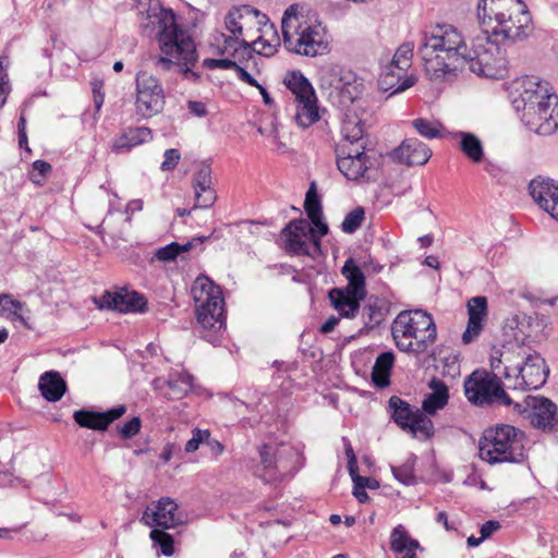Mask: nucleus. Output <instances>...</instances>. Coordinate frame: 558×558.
I'll list each match as a JSON object with an SVG mask.
<instances>
[{
  "label": "nucleus",
  "mask_w": 558,
  "mask_h": 558,
  "mask_svg": "<svg viewBox=\"0 0 558 558\" xmlns=\"http://www.w3.org/2000/svg\"><path fill=\"white\" fill-rule=\"evenodd\" d=\"M477 19L482 33L471 40L465 64L481 77L502 80L508 75L506 51L497 43L521 40L532 32V16L522 0H480Z\"/></svg>",
  "instance_id": "obj_1"
},
{
  "label": "nucleus",
  "mask_w": 558,
  "mask_h": 558,
  "mask_svg": "<svg viewBox=\"0 0 558 558\" xmlns=\"http://www.w3.org/2000/svg\"><path fill=\"white\" fill-rule=\"evenodd\" d=\"M136 10L140 27L147 36L155 35L162 53L156 65L167 71L180 65L184 77L196 81L198 75L192 71L197 61L196 46L178 25L173 10L163 8L159 0H137Z\"/></svg>",
  "instance_id": "obj_2"
},
{
  "label": "nucleus",
  "mask_w": 558,
  "mask_h": 558,
  "mask_svg": "<svg viewBox=\"0 0 558 558\" xmlns=\"http://www.w3.org/2000/svg\"><path fill=\"white\" fill-rule=\"evenodd\" d=\"M509 98L525 126L550 135L558 129V96L551 85L536 76H521L509 86Z\"/></svg>",
  "instance_id": "obj_3"
},
{
  "label": "nucleus",
  "mask_w": 558,
  "mask_h": 558,
  "mask_svg": "<svg viewBox=\"0 0 558 558\" xmlns=\"http://www.w3.org/2000/svg\"><path fill=\"white\" fill-rule=\"evenodd\" d=\"M468 47L457 27L437 24L421 33L417 53L428 78L442 82L456 77L458 71L465 65Z\"/></svg>",
  "instance_id": "obj_4"
},
{
  "label": "nucleus",
  "mask_w": 558,
  "mask_h": 558,
  "mask_svg": "<svg viewBox=\"0 0 558 558\" xmlns=\"http://www.w3.org/2000/svg\"><path fill=\"white\" fill-rule=\"evenodd\" d=\"M352 105L344 114L341 125L342 138L336 146L337 167L348 180L369 181L374 162L366 153L368 140L364 121L356 113L361 108L360 100H353Z\"/></svg>",
  "instance_id": "obj_5"
},
{
  "label": "nucleus",
  "mask_w": 558,
  "mask_h": 558,
  "mask_svg": "<svg viewBox=\"0 0 558 558\" xmlns=\"http://www.w3.org/2000/svg\"><path fill=\"white\" fill-rule=\"evenodd\" d=\"M478 456L490 465L522 463L527 458L525 434L509 424L490 426L478 439Z\"/></svg>",
  "instance_id": "obj_6"
},
{
  "label": "nucleus",
  "mask_w": 558,
  "mask_h": 558,
  "mask_svg": "<svg viewBox=\"0 0 558 558\" xmlns=\"http://www.w3.org/2000/svg\"><path fill=\"white\" fill-rule=\"evenodd\" d=\"M397 348L407 353H425L437 339L436 324L430 314L422 310L403 311L391 324Z\"/></svg>",
  "instance_id": "obj_7"
},
{
  "label": "nucleus",
  "mask_w": 558,
  "mask_h": 558,
  "mask_svg": "<svg viewBox=\"0 0 558 558\" xmlns=\"http://www.w3.org/2000/svg\"><path fill=\"white\" fill-rule=\"evenodd\" d=\"M284 47L296 54L316 57L328 49L325 29L319 24H312L303 16L284 12L281 21Z\"/></svg>",
  "instance_id": "obj_8"
},
{
  "label": "nucleus",
  "mask_w": 558,
  "mask_h": 558,
  "mask_svg": "<svg viewBox=\"0 0 558 558\" xmlns=\"http://www.w3.org/2000/svg\"><path fill=\"white\" fill-rule=\"evenodd\" d=\"M514 364H507L504 377L510 381L507 387L519 390H536L543 387L549 375L545 359L536 351L519 348Z\"/></svg>",
  "instance_id": "obj_9"
},
{
  "label": "nucleus",
  "mask_w": 558,
  "mask_h": 558,
  "mask_svg": "<svg viewBox=\"0 0 558 558\" xmlns=\"http://www.w3.org/2000/svg\"><path fill=\"white\" fill-rule=\"evenodd\" d=\"M191 293L198 324L204 329H220L225 322V300L220 287L208 277L199 276L193 282Z\"/></svg>",
  "instance_id": "obj_10"
},
{
  "label": "nucleus",
  "mask_w": 558,
  "mask_h": 558,
  "mask_svg": "<svg viewBox=\"0 0 558 558\" xmlns=\"http://www.w3.org/2000/svg\"><path fill=\"white\" fill-rule=\"evenodd\" d=\"M464 393L468 400L478 407H509L513 400L507 395L499 377L488 372H473L464 381Z\"/></svg>",
  "instance_id": "obj_11"
},
{
  "label": "nucleus",
  "mask_w": 558,
  "mask_h": 558,
  "mask_svg": "<svg viewBox=\"0 0 558 558\" xmlns=\"http://www.w3.org/2000/svg\"><path fill=\"white\" fill-rule=\"evenodd\" d=\"M260 465L257 475L266 483L281 481L296 471L299 453L291 446L263 445L258 448Z\"/></svg>",
  "instance_id": "obj_12"
},
{
  "label": "nucleus",
  "mask_w": 558,
  "mask_h": 558,
  "mask_svg": "<svg viewBox=\"0 0 558 558\" xmlns=\"http://www.w3.org/2000/svg\"><path fill=\"white\" fill-rule=\"evenodd\" d=\"M265 20V14L250 5L232 8L225 19L226 28L231 35H221L225 46L220 53L233 56L240 47H246L244 33L251 31L255 24L264 23Z\"/></svg>",
  "instance_id": "obj_13"
},
{
  "label": "nucleus",
  "mask_w": 558,
  "mask_h": 558,
  "mask_svg": "<svg viewBox=\"0 0 558 558\" xmlns=\"http://www.w3.org/2000/svg\"><path fill=\"white\" fill-rule=\"evenodd\" d=\"M391 418L404 432L415 438L428 439L434 435L432 420L418 408H415L397 396L389 399Z\"/></svg>",
  "instance_id": "obj_14"
},
{
  "label": "nucleus",
  "mask_w": 558,
  "mask_h": 558,
  "mask_svg": "<svg viewBox=\"0 0 558 558\" xmlns=\"http://www.w3.org/2000/svg\"><path fill=\"white\" fill-rule=\"evenodd\" d=\"M163 107L165 93L159 80L148 72H140L136 76V113L150 118L161 112Z\"/></svg>",
  "instance_id": "obj_15"
},
{
  "label": "nucleus",
  "mask_w": 558,
  "mask_h": 558,
  "mask_svg": "<svg viewBox=\"0 0 558 558\" xmlns=\"http://www.w3.org/2000/svg\"><path fill=\"white\" fill-rule=\"evenodd\" d=\"M284 250L295 255L314 257L320 252V242L305 219H293L281 231Z\"/></svg>",
  "instance_id": "obj_16"
},
{
  "label": "nucleus",
  "mask_w": 558,
  "mask_h": 558,
  "mask_svg": "<svg viewBox=\"0 0 558 558\" xmlns=\"http://www.w3.org/2000/svg\"><path fill=\"white\" fill-rule=\"evenodd\" d=\"M514 412L526 413L533 426L538 428H553L557 423V408L545 397L529 396L524 404L513 402Z\"/></svg>",
  "instance_id": "obj_17"
},
{
  "label": "nucleus",
  "mask_w": 558,
  "mask_h": 558,
  "mask_svg": "<svg viewBox=\"0 0 558 558\" xmlns=\"http://www.w3.org/2000/svg\"><path fill=\"white\" fill-rule=\"evenodd\" d=\"M94 303L100 310H111L119 313L143 312L146 307L144 296L125 288L117 291H106L100 298H95Z\"/></svg>",
  "instance_id": "obj_18"
},
{
  "label": "nucleus",
  "mask_w": 558,
  "mask_h": 558,
  "mask_svg": "<svg viewBox=\"0 0 558 558\" xmlns=\"http://www.w3.org/2000/svg\"><path fill=\"white\" fill-rule=\"evenodd\" d=\"M141 522L149 527L159 526L163 530L175 527L184 522L183 515L178 511L177 502L162 497L154 509L146 508L142 514Z\"/></svg>",
  "instance_id": "obj_19"
},
{
  "label": "nucleus",
  "mask_w": 558,
  "mask_h": 558,
  "mask_svg": "<svg viewBox=\"0 0 558 558\" xmlns=\"http://www.w3.org/2000/svg\"><path fill=\"white\" fill-rule=\"evenodd\" d=\"M529 191L535 204L558 221V182L538 175L530 182Z\"/></svg>",
  "instance_id": "obj_20"
},
{
  "label": "nucleus",
  "mask_w": 558,
  "mask_h": 558,
  "mask_svg": "<svg viewBox=\"0 0 558 558\" xmlns=\"http://www.w3.org/2000/svg\"><path fill=\"white\" fill-rule=\"evenodd\" d=\"M192 186L194 190V208H210L216 199L217 193L213 186L211 168L208 163L199 165L197 171L193 174Z\"/></svg>",
  "instance_id": "obj_21"
},
{
  "label": "nucleus",
  "mask_w": 558,
  "mask_h": 558,
  "mask_svg": "<svg viewBox=\"0 0 558 558\" xmlns=\"http://www.w3.org/2000/svg\"><path fill=\"white\" fill-rule=\"evenodd\" d=\"M125 412L126 407L120 404L105 412L78 410L74 412L73 418L81 427L106 430L113 421L120 418Z\"/></svg>",
  "instance_id": "obj_22"
},
{
  "label": "nucleus",
  "mask_w": 558,
  "mask_h": 558,
  "mask_svg": "<svg viewBox=\"0 0 558 558\" xmlns=\"http://www.w3.org/2000/svg\"><path fill=\"white\" fill-rule=\"evenodd\" d=\"M487 300L485 296H475L468 302V326L462 333V342L469 344L481 335L487 317Z\"/></svg>",
  "instance_id": "obj_23"
},
{
  "label": "nucleus",
  "mask_w": 558,
  "mask_h": 558,
  "mask_svg": "<svg viewBox=\"0 0 558 558\" xmlns=\"http://www.w3.org/2000/svg\"><path fill=\"white\" fill-rule=\"evenodd\" d=\"M393 158L407 166H423L430 156L429 147L417 138H405L392 153Z\"/></svg>",
  "instance_id": "obj_24"
},
{
  "label": "nucleus",
  "mask_w": 558,
  "mask_h": 558,
  "mask_svg": "<svg viewBox=\"0 0 558 558\" xmlns=\"http://www.w3.org/2000/svg\"><path fill=\"white\" fill-rule=\"evenodd\" d=\"M405 73L407 71L399 70L397 66H391V62H388L383 66L379 75V88L384 92H390V96H392L412 87L415 84L416 78L414 76H408Z\"/></svg>",
  "instance_id": "obj_25"
},
{
  "label": "nucleus",
  "mask_w": 558,
  "mask_h": 558,
  "mask_svg": "<svg viewBox=\"0 0 558 558\" xmlns=\"http://www.w3.org/2000/svg\"><path fill=\"white\" fill-rule=\"evenodd\" d=\"M427 387L430 392L426 393L422 402V410L427 415H434L439 410H442L449 401V388L439 378L433 377Z\"/></svg>",
  "instance_id": "obj_26"
},
{
  "label": "nucleus",
  "mask_w": 558,
  "mask_h": 558,
  "mask_svg": "<svg viewBox=\"0 0 558 558\" xmlns=\"http://www.w3.org/2000/svg\"><path fill=\"white\" fill-rule=\"evenodd\" d=\"M151 130L146 126L128 128L112 143V150L117 154L130 151L133 147L150 142Z\"/></svg>",
  "instance_id": "obj_27"
},
{
  "label": "nucleus",
  "mask_w": 558,
  "mask_h": 558,
  "mask_svg": "<svg viewBox=\"0 0 558 558\" xmlns=\"http://www.w3.org/2000/svg\"><path fill=\"white\" fill-rule=\"evenodd\" d=\"M390 549L398 558H417L416 551L422 550L418 541L412 538L402 524L391 531Z\"/></svg>",
  "instance_id": "obj_28"
},
{
  "label": "nucleus",
  "mask_w": 558,
  "mask_h": 558,
  "mask_svg": "<svg viewBox=\"0 0 558 558\" xmlns=\"http://www.w3.org/2000/svg\"><path fill=\"white\" fill-rule=\"evenodd\" d=\"M29 310L24 302L15 300L12 294H0V316L12 324L19 323L26 329H32L29 318L25 316Z\"/></svg>",
  "instance_id": "obj_29"
},
{
  "label": "nucleus",
  "mask_w": 558,
  "mask_h": 558,
  "mask_svg": "<svg viewBox=\"0 0 558 558\" xmlns=\"http://www.w3.org/2000/svg\"><path fill=\"white\" fill-rule=\"evenodd\" d=\"M329 300L333 305L335 310L345 318H353L356 316L360 302L364 298H360L357 294L351 293V291L342 288H333L328 293Z\"/></svg>",
  "instance_id": "obj_30"
},
{
  "label": "nucleus",
  "mask_w": 558,
  "mask_h": 558,
  "mask_svg": "<svg viewBox=\"0 0 558 558\" xmlns=\"http://www.w3.org/2000/svg\"><path fill=\"white\" fill-rule=\"evenodd\" d=\"M38 389L47 401L57 402L64 396L66 384L57 371H49L40 376Z\"/></svg>",
  "instance_id": "obj_31"
},
{
  "label": "nucleus",
  "mask_w": 558,
  "mask_h": 558,
  "mask_svg": "<svg viewBox=\"0 0 558 558\" xmlns=\"http://www.w3.org/2000/svg\"><path fill=\"white\" fill-rule=\"evenodd\" d=\"M295 102V122L300 128L306 129L319 121L320 113L316 95Z\"/></svg>",
  "instance_id": "obj_32"
},
{
  "label": "nucleus",
  "mask_w": 558,
  "mask_h": 558,
  "mask_svg": "<svg viewBox=\"0 0 558 558\" xmlns=\"http://www.w3.org/2000/svg\"><path fill=\"white\" fill-rule=\"evenodd\" d=\"M389 312V306L385 300L369 299L362 310V319L367 329H373L379 326Z\"/></svg>",
  "instance_id": "obj_33"
},
{
  "label": "nucleus",
  "mask_w": 558,
  "mask_h": 558,
  "mask_svg": "<svg viewBox=\"0 0 558 558\" xmlns=\"http://www.w3.org/2000/svg\"><path fill=\"white\" fill-rule=\"evenodd\" d=\"M286 87L293 94L294 101L316 95L311 82L301 71H290L283 78Z\"/></svg>",
  "instance_id": "obj_34"
},
{
  "label": "nucleus",
  "mask_w": 558,
  "mask_h": 558,
  "mask_svg": "<svg viewBox=\"0 0 558 558\" xmlns=\"http://www.w3.org/2000/svg\"><path fill=\"white\" fill-rule=\"evenodd\" d=\"M341 272L348 280V284L344 289L351 291L353 294L360 295V298H365V276L352 258L345 260Z\"/></svg>",
  "instance_id": "obj_35"
},
{
  "label": "nucleus",
  "mask_w": 558,
  "mask_h": 558,
  "mask_svg": "<svg viewBox=\"0 0 558 558\" xmlns=\"http://www.w3.org/2000/svg\"><path fill=\"white\" fill-rule=\"evenodd\" d=\"M395 363V354L390 351L380 353L372 369V380L376 387L385 388L389 385L391 368Z\"/></svg>",
  "instance_id": "obj_36"
},
{
  "label": "nucleus",
  "mask_w": 558,
  "mask_h": 558,
  "mask_svg": "<svg viewBox=\"0 0 558 558\" xmlns=\"http://www.w3.org/2000/svg\"><path fill=\"white\" fill-rule=\"evenodd\" d=\"M456 138H459L460 149L474 163H480L484 158V148L481 140L469 132H457Z\"/></svg>",
  "instance_id": "obj_37"
},
{
  "label": "nucleus",
  "mask_w": 558,
  "mask_h": 558,
  "mask_svg": "<svg viewBox=\"0 0 558 558\" xmlns=\"http://www.w3.org/2000/svg\"><path fill=\"white\" fill-rule=\"evenodd\" d=\"M192 242H186L184 244L171 242L170 244L156 250L154 257L160 262H172L180 254L189 252L192 248Z\"/></svg>",
  "instance_id": "obj_38"
},
{
  "label": "nucleus",
  "mask_w": 558,
  "mask_h": 558,
  "mask_svg": "<svg viewBox=\"0 0 558 558\" xmlns=\"http://www.w3.org/2000/svg\"><path fill=\"white\" fill-rule=\"evenodd\" d=\"M150 539L154 543V546H158L160 553L167 557H170L174 553V541L173 537L165 532L163 530L153 529L150 534Z\"/></svg>",
  "instance_id": "obj_39"
},
{
  "label": "nucleus",
  "mask_w": 558,
  "mask_h": 558,
  "mask_svg": "<svg viewBox=\"0 0 558 558\" xmlns=\"http://www.w3.org/2000/svg\"><path fill=\"white\" fill-rule=\"evenodd\" d=\"M414 129L426 138L442 137V125L437 121H429L426 119H415L412 122Z\"/></svg>",
  "instance_id": "obj_40"
},
{
  "label": "nucleus",
  "mask_w": 558,
  "mask_h": 558,
  "mask_svg": "<svg viewBox=\"0 0 558 558\" xmlns=\"http://www.w3.org/2000/svg\"><path fill=\"white\" fill-rule=\"evenodd\" d=\"M304 209L306 211L308 219L317 218V216H323L322 203L314 182L310 185V189L306 192Z\"/></svg>",
  "instance_id": "obj_41"
},
{
  "label": "nucleus",
  "mask_w": 558,
  "mask_h": 558,
  "mask_svg": "<svg viewBox=\"0 0 558 558\" xmlns=\"http://www.w3.org/2000/svg\"><path fill=\"white\" fill-rule=\"evenodd\" d=\"M169 388L173 391L174 398H181L193 387V377L187 373H179L177 378L171 377L168 381Z\"/></svg>",
  "instance_id": "obj_42"
},
{
  "label": "nucleus",
  "mask_w": 558,
  "mask_h": 558,
  "mask_svg": "<svg viewBox=\"0 0 558 558\" xmlns=\"http://www.w3.org/2000/svg\"><path fill=\"white\" fill-rule=\"evenodd\" d=\"M413 46L411 44H404L397 49L389 62H391V66H397L399 70L408 71L411 66Z\"/></svg>",
  "instance_id": "obj_43"
},
{
  "label": "nucleus",
  "mask_w": 558,
  "mask_h": 558,
  "mask_svg": "<svg viewBox=\"0 0 558 558\" xmlns=\"http://www.w3.org/2000/svg\"><path fill=\"white\" fill-rule=\"evenodd\" d=\"M365 217V211L362 207H356L351 210L343 219L341 229L345 233L355 232L362 225Z\"/></svg>",
  "instance_id": "obj_44"
},
{
  "label": "nucleus",
  "mask_w": 558,
  "mask_h": 558,
  "mask_svg": "<svg viewBox=\"0 0 558 558\" xmlns=\"http://www.w3.org/2000/svg\"><path fill=\"white\" fill-rule=\"evenodd\" d=\"M392 474L397 481L404 485L414 483V464L413 462H405L400 466L391 468Z\"/></svg>",
  "instance_id": "obj_45"
},
{
  "label": "nucleus",
  "mask_w": 558,
  "mask_h": 558,
  "mask_svg": "<svg viewBox=\"0 0 558 558\" xmlns=\"http://www.w3.org/2000/svg\"><path fill=\"white\" fill-rule=\"evenodd\" d=\"M354 483L353 495L359 502L364 504L368 500V495L365 492L366 485L371 482L369 477L360 476L357 473L351 475Z\"/></svg>",
  "instance_id": "obj_46"
},
{
  "label": "nucleus",
  "mask_w": 558,
  "mask_h": 558,
  "mask_svg": "<svg viewBox=\"0 0 558 558\" xmlns=\"http://www.w3.org/2000/svg\"><path fill=\"white\" fill-rule=\"evenodd\" d=\"M513 357H514V353H510V352H506V353H501L500 356H492L490 359V367H492V371L493 373L492 374H496L497 377H499V375H502L504 376V368L507 364H514L515 362L513 361Z\"/></svg>",
  "instance_id": "obj_47"
},
{
  "label": "nucleus",
  "mask_w": 558,
  "mask_h": 558,
  "mask_svg": "<svg viewBox=\"0 0 558 558\" xmlns=\"http://www.w3.org/2000/svg\"><path fill=\"white\" fill-rule=\"evenodd\" d=\"M141 426V418L134 416L123 425L118 426V433L123 439H130L140 433Z\"/></svg>",
  "instance_id": "obj_48"
},
{
  "label": "nucleus",
  "mask_w": 558,
  "mask_h": 558,
  "mask_svg": "<svg viewBox=\"0 0 558 558\" xmlns=\"http://www.w3.org/2000/svg\"><path fill=\"white\" fill-rule=\"evenodd\" d=\"M208 429L194 428L192 430V438L185 444V451L190 453L195 452L201 444H205V439L208 438Z\"/></svg>",
  "instance_id": "obj_49"
},
{
  "label": "nucleus",
  "mask_w": 558,
  "mask_h": 558,
  "mask_svg": "<svg viewBox=\"0 0 558 558\" xmlns=\"http://www.w3.org/2000/svg\"><path fill=\"white\" fill-rule=\"evenodd\" d=\"M32 168L29 177L36 184H40L41 180L51 171V165L45 160L34 161Z\"/></svg>",
  "instance_id": "obj_50"
},
{
  "label": "nucleus",
  "mask_w": 558,
  "mask_h": 558,
  "mask_svg": "<svg viewBox=\"0 0 558 558\" xmlns=\"http://www.w3.org/2000/svg\"><path fill=\"white\" fill-rule=\"evenodd\" d=\"M203 64L206 69L214 70V69H222V70H230L235 69L236 62L232 60L231 58H221V59H214V58H207L203 61Z\"/></svg>",
  "instance_id": "obj_51"
},
{
  "label": "nucleus",
  "mask_w": 558,
  "mask_h": 558,
  "mask_svg": "<svg viewBox=\"0 0 558 558\" xmlns=\"http://www.w3.org/2000/svg\"><path fill=\"white\" fill-rule=\"evenodd\" d=\"M181 158L180 151L175 148L167 149L163 154V161L160 166L162 171H171L179 163Z\"/></svg>",
  "instance_id": "obj_52"
},
{
  "label": "nucleus",
  "mask_w": 558,
  "mask_h": 558,
  "mask_svg": "<svg viewBox=\"0 0 558 558\" xmlns=\"http://www.w3.org/2000/svg\"><path fill=\"white\" fill-rule=\"evenodd\" d=\"M316 230H314L315 239L320 241L322 236H325L328 233V226L323 221V216H317V218L310 219Z\"/></svg>",
  "instance_id": "obj_53"
},
{
  "label": "nucleus",
  "mask_w": 558,
  "mask_h": 558,
  "mask_svg": "<svg viewBox=\"0 0 558 558\" xmlns=\"http://www.w3.org/2000/svg\"><path fill=\"white\" fill-rule=\"evenodd\" d=\"M500 529L499 521L489 520L481 526V535L486 539Z\"/></svg>",
  "instance_id": "obj_54"
},
{
  "label": "nucleus",
  "mask_w": 558,
  "mask_h": 558,
  "mask_svg": "<svg viewBox=\"0 0 558 558\" xmlns=\"http://www.w3.org/2000/svg\"><path fill=\"white\" fill-rule=\"evenodd\" d=\"M234 70L236 72L239 80L248 84L250 86H253V87L258 86L259 83L245 69H243L242 66L236 64Z\"/></svg>",
  "instance_id": "obj_55"
},
{
  "label": "nucleus",
  "mask_w": 558,
  "mask_h": 558,
  "mask_svg": "<svg viewBox=\"0 0 558 558\" xmlns=\"http://www.w3.org/2000/svg\"><path fill=\"white\" fill-rule=\"evenodd\" d=\"M189 111L196 117H205L207 114L206 106L202 101L190 100L187 102Z\"/></svg>",
  "instance_id": "obj_56"
},
{
  "label": "nucleus",
  "mask_w": 558,
  "mask_h": 558,
  "mask_svg": "<svg viewBox=\"0 0 558 558\" xmlns=\"http://www.w3.org/2000/svg\"><path fill=\"white\" fill-rule=\"evenodd\" d=\"M205 445L215 457H219L225 450L223 445L219 440L211 438L210 435L205 439Z\"/></svg>",
  "instance_id": "obj_57"
},
{
  "label": "nucleus",
  "mask_w": 558,
  "mask_h": 558,
  "mask_svg": "<svg viewBox=\"0 0 558 558\" xmlns=\"http://www.w3.org/2000/svg\"><path fill=\"white\" fill-rule=\"evenodd\" d=\"M345 454L348 457L349 473H350V475H353L356 473V470H357V461H356V457H355L354 451L350 444L345 448Z\"/></svg>",
  "instance_id": "obj_58"
},
{
  "label": "nucleus",
  "mask_w": 558,
  "mask_h": 558,
  "mask_svg": "<svg viewBox=\"0 0 558 558\" xmlns=\"http://www.w3.org/2000/svg\"><path fill=\"white\" fill-rule=\"evenodd\" d=\"M339 324V318L336 316H330L320 327L322 333L331 332L336 326Z\"/></svg>",
  "instance_id": "obj_59"
},
{
  "label": "nucleus",
  "mask_w": 558,
  "mask_h": 558,
  "mask_svg": "<svg viewBox=\"0 0 558 558\" xmlns=\"http://www.w3.org/2000/svg\"><path fill=\"white\" fill-rule=\"evenodd\" d=\"M436 521H437L438 523H442V524H444V526H445V529H446L447 531H451V530H453V529H454L453 526H451V525L449 524L448 515H447V513H446L445 511H440V512L437 514V517H436Z\"/></svg>",
  "instance_id": "obj_60"
},
{
  "label": "nucleus",
  "mask_w": 558,
  "mask_h": 558,
  "mask_svg": "<svg viewBox=\"0 0 558 558\" xmlns=\"http://www.w3.org/2000/svg\"><path fill=\"white\" fill-rule=\"evenodd\" d=\"M256 88L259 90V93L263 97L264 104L270 107L274 104V100L270 97V95L268 94L267 89L260 84H258V86Z\"/></svg>",
  "instance_id": "obj_61"
},
{
  "label": "nucleus",
  "mask_w": 558,
  "mask_h": 558,
  "mask_svg": "<svg viewBox=\"0 0 558 558\" xmlns=\"http://www.w3.org/2000/svg\"><path fill=\"white\" fill-rule=\"evenodd\" d=\"M90 84H92L93 95L105 94L102 81L94 80Z\"/></svg>",
  "instance_id": "obj_62"
},
{
  "label": "nucleus",
  "mask_w": 558,
  "mask_h": 558,
  "mask_svg": "<svg viewBox=\"0 0 558 558\" xmlns=\"http://www.w3.org/2000/svg\"><path fill=\"white\" fill-rule=\"evenodd\" d=\"M93 96H94L95 110L98 113L104 105L105 94H98V95H93Z\"/></svg>",
  "instance_id": "obj_63"
},
{
  "label": "nucleus",
  "mask_w": 558,
  "mask_h": 558,
  "mask_svg": "<svg viewBox=\"0 0 558 558\" xmlns=\"http://www.w3.org/2000/svg\"><path fill=\"white\" fill-rule=\"evenodd\" d=\"M11 90V86H1L0 85V108L5 104L7 97Z\"/></svg>",
  "instance_id": "obj_64"
}]
</instances>
